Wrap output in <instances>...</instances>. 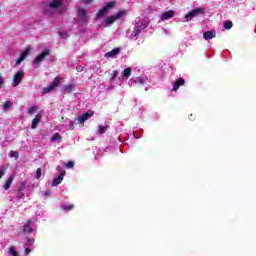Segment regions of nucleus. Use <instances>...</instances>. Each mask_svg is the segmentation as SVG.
Masks as SVG:
<instances>
[{"instance_id": "29", "label": "nucleus", "mask_w": 256, "mask_h": 256, "mask_svg": "<svg viewBox=\"0 0 256 256\" xmlns=\"http://www.w3.org/2000/svg\"><path fill=\"white\" fill-rule=\"evenodd\" d=\"M231 27H233V22H225L224 23V29H231Z\"/></svg>"}, {"instance_id": "27", "label": "nucleus", "mask_w": 256, "mask_h": 256, "mask_svg": "<svg viewBox=\"0 0 256 256\" xmlns=\"http://www.w3.org/2000/svg\"><path fill=\"white\" fill-rule=\"evenodd\" d=\"M62 209H64V211H71V209H73V205H71V204H64L62 206Z\"/></svg>"}, {"instance_id": "4", "label": "nucleus", "mask_w": 256, "mask_h": 256, "mask_svg": "<svg viewBox=\"0 0 256 256\" xmlns=\"http://www.w3.org/2000/svg\"><path fill=\"white\" fill-rule=\"evenodd\" d=\"M149 81V78L147 76H138L135 78H131L129 80L130 87H133V85H145Z\"/></svg>"}, {"instance_id": "42", "label": "nucleus", "mask_w": 256, "mask_h": 256, "mask_svg": "<svg viewBox=\"0 0 256 256\" xmlns=\"http://www.w3.org/2000/svg\"><path fill=\"white\" fill-rule=\"evenodd\" d=\"M3 175H5V170H3V168H0V179L1 177H3Z\"/></svg>"}, {"instance_id": "12", "label": "nucleus", "mask_w": 256, "mask_h": 256, "mask_svg": "<svg viewBox=\"0 0 256 256\" xmlns=\"http://www.w3.org/2000/svg\"><path fill=\"white\" fill-rule=\"evenodd\" d=\"M78 16L81 19V21H83V23H87L89 16H87V10L83 9V8H79L78 9Z\"/></svg>"}, {"instance_id": "2", "label": "nucleus", "mask_w": 256, "mask_h": 256, "mask_svg": "<svg viewBox=\"0 0 256 256\" xmlns=\"http://www.w3.org/2000/svg\"><path fill=\"white\" fill-rule=\"evenodd\" d=\"M50 9H54L58 13H65L67 11V6L63 3V0H53L48 4Z\"/></svg>"}, {"instance_id": "3", "label": "nucleus", "mask_w": 256, "mask_h": 256, "mask_svg": "<svg viewBox=\"0 0 256 256\" xmlns=\"http://www.w3.org/2000/svg\"><path fill=\"white\" fill-rule=\"evenodd\" d=\"M124 15H125V10H121L116 15H112V16L106 18L104 20V23L102 24L103 27H111V25H113V23H115V21H117V19H121V17Z\"/></svg>"}, {"instance_id": "1", "label": "nucleus", "mask_w": 256, "mask_h": 256, "mask_svg": "<svg viewBox=\"0 0 256 256\" xmlns=\"http://www.w3.org/2000/svg\"><path fill=\"white\" fill-rule=\"evenodd\" d=\"M149 26V19H143V20H138L135 23L134 30L131 32V30H128L126 32V37L128 39H135L137 40V37L141 35V31L147 29Z\"/></svg>"}, {"instance_id": "9", "label": "nucleus", "mask_w": 256, "mask_h": 256, "mask_svg": "<svg viewBox=\"0 0 256 256\" xmlns=\"http://www.w3.org/2000/svg\"><path fill=\"white\" fill-rule=\"evenodd\" d=\"M59 83H61V77L57 76L49 86L43 89V93H51L55 87H59Z\"/></svg>"}, {"instance_id": "15", "label": "nucleus", "mask_w": 256, "mask_h": 256, "mask_svg": "<svg viewBox=\"0 0 256 256\" xmlns=\"http://www.w3.org/2000/svg\"><path fill=\"white\" fill-rule=\"evenodd\" d=\"M89 117H93V111H88L85 114H83L82 116L76 118V121H78V123H85V121H87V119H89Z\"/></svg>"}, {"instance_id": "44", "label": "nucleus", "mask_w": 256, "mask_h": 256, "mask_svg": "<svg viewBox=\"0 0 256 256\" xmlns=\"http://www.w3.org/2000/svg\"><path fill=\"white\" fill-rule=\"evenodd\" d=\"M57 171H61V173H63L64 170L61 169V166H57Z\"/></svg>"}, {"instance_id": "10", "label": "nucleus", "mask_w": 256, "mask_h": 256, "mask_svg": "<svg viewBox=\"0 0 256 256\" xmlns=\"http://www.w3.org/2000/svg\"><path fill=\"white\" fill-rule=\"evenodd\" d=\"M29 53H31V48H26L20 55V57L16 60V65H21L27 57H29Z\"/></svg>"}, {"instance_id": "26", "label": "nucleus", "mask_w": 256, "mask_h": 256, "mask_svg": "<svg viewBox=\"0 0 256 256\" xmlns=\"http://www.w3.org/2000/svg\"><path fill=\"white\" fill-rule=\"evenodd\" d=\"M51 141H61V135H59V133H55V134L52 136Z\"/></svg>"}, {"instance_id": "39", "label": "nucleus", "mask_w": 256, "mask_h": 256, "mask_svg": "<svg viewBox=\"0 0 256 256\" xmlns=\"http://www.w3.org/2000/svg\"><path fill=\"white\" fill-rule=\"evenodd\" d=\"M76 71H78V73H81V71H83V66L81 65L77 66Z\"/></svg>"}, {"instance_id": "30", "label": "nucleus", "mask_w": 256, "mask_h": 256, "mask_svg": "<svg viewBox=\"0 0 256 256\" xmlns=\"http://www.w3.org/2000/svg\"><path fill=\"white\" fill-rule=\"evenodd\" d=\"M66 167H67V169H73V167H75V162L69 161V162L66 164Z\"/></svg>"}, {"instance_id": "36", "label": "nucleus", "mask_w": 256, "mask_h": 256, "mask_svg": "<svg viewBox=\"0 0 256 256\" xmlns=\"http://www.w3.org/2000/svg\"><path fill=\"white\" fill-rule=\"evenodd\" d=\"M59 35L62 39H67V33L66 32H60Z\"/></svg>"}, {"instance_id": "33", "label": "nucleus", "mask_w": 256, "mask_h": 256, "mask_svg": "<svg viewBox=\"0 0 256 256\" xmlns=\"http://www.w3.org/2000/svg\"><path fill=\"white\" fill-rule=\"evenodd\" d=\"M36 179H41V168L36 170Z\"/></svg>"}, {"instance_id": "5", "label": "nucleus", "mask_w": 256, "mask_h": 256, "mask_svg": "<svg viewBox=\"0 0 256 256\" xmlns=\"http://www.w3.org/2000/svg\"><path fill=\"white\" fill-rule=\"evenodd\" d=\"M115 7V2H108L106 6H104L96 15L98 19H101V17L107 15L109 13L110 9H113Z\"/></svg>"}, {"instance_id": "41", "label": "nucleus", "mask_w": 256, "mask_h": 256, "mask_svg": "<svg viewBox=\"0 0 256 256\" xmlns=\"http://www.w3.org/2000/svg\"><path fill=\"white\" fill-rule=\"evenodd\" d=\"M25 194H23V192H21V191H19L18 192V199H23V196H24Z\"/></svg>"}, {"instance_id": "34", "label": "nucleus", "mask_w": 256, "mask_h": 256, "mask_svg": "<svg viewBox=\"0 0 256 256\" xmlns=\"http://www.w3.org/2000/svg\"><path fill=\"white\" fill-rule=\"evenodd\" d=\"M34 243H35V239H33V238H28L26 245H33Z\"/></svg>"}, {"instance_id": "6", "label": "nucleus", "mask_w": 256, "mask_h": 256, "mask_svg": "<svg viewBox=\"0 0 256 256\" xmlns=\"http://www.w3.org/2000/svg\"><path fill=\"white\" fill-rule=\"evenodd\" d=\"M205 13V9L203 8H195L194 10L188 12L185 15V19H187V21H191V19H193V17H197L198 15H201Z\"/></svg>"}, {"instance_id": "38", "label": "nucleus", "mask_w": 256, "mask_h": 256, "mask_svg": "<svg viewBox=\"0 0 256 256\" xmlns=\"http://www.w3.org/2000/svg\"><path fill=\"white\" fill-rule=\"evenodd\" d=\"M29 253H31V248L25 246V254L29 255Z\"/></svg>"}, {"instance_id": "16", "label": "nucleus", "mask_w": 256, "mask_h": 256, "mask_svg": "<svg viewBox=\"0 0 256 256\" xmlns=\"http://www.w3.org/2000/svg\"><path fill=\"white\" fill-rule=\"evenodd\" d=\"M119 53H121V48H115L110 52H107L104 57H106V59H110L111 57H115L116 55H119Z\"/></svg>"}, {"instance_id": "20", "label": "nucleus", "mask_w": 256, "mask_h": 256, "mask_svg": "<svg viewBox=\"0 0 256 256\" xmlns=\"http://www.w3.org/2000/svg\"><path fill=\"white\" fill-rule=\"evenodd\" d=\"M73 91H75L74 84H68L63 87V93H73Z\"/></svg>"}, {"instance_id": "11", "label": "nucleus", "mask_w": 256, "mask_h": 256, "mask_svg": "<svg viewBox=\"0 0 256 256\" xmlns=\"http://www.w3.org/2000/svg\"><path fill=\"white\" fill-rule=\"evenodd\" d=\"M33 225H35L34 222L32 220H28L24 225L23 233L31 235V233H33Z\"/></svg>"}, {"instance_id": "24", "label": "nucleus", "mask_w": 256, "mask_h": 256, "mask_svg": "<svg viewBox=\"0 0 256 256\" xmlns=\"http://www.w3.org/2000/svg\"><path fill=\"white\" fill-rule=\"evenodd\" d=\"M123 77H125V79H129V77H131V68H126L123 73H122Z\"/></svg>"}, {"instance_id": "25", "label": "nucleus", "mask_w": 256, "mask_h": 256, "mask_svg": "<svg viewBox=\"0 0 256 256\" xmlns=\"http://www.w3.org/2000/svg\"><path fill=\"white\" fill-rule=\"evenodd\" d=\"M107 131V126L100 125L98 127V133L99 135H103Z\"/></svg>"}, {"instance_id": "17", "label": "nucleus", "mask_w": 256, "mask_h": 256, "mask_svg": "<svg viewBox=\"0 0 256 256\" xmlns=\"http://www.w3.org/2000/svg\"><path fill=\"white\" fill-rule=\"evenodd\" d=\"M216 35L217 34L215 33V31H206L203 33V37L205 41H209L210 39H215Z\"/></svg>"}, {"instance_id": "35", "label": "nucleus", "mask_w": 256, "mask_h": 256, "mask_svg": "<svg viewBox=\"0 0 256 256\" xmlns=\"http://www.w3.org/2000/svg\"><path fill=\"white\" fill-rule=\"evenodd\" d=\"M119 77V72L117 70L113 71L112 79H117Z\"/></svg>"}, {"instance_id": "19", "label": "nucleus", "mask_w": 256, "mask_h": 256, "mask_svg": "<svg viewBox=\"0 0 256 256\" xmlns=\"http://www.w3.org/2000/svg\"><path fill=\"white\" fill-rule=\"evenodd\" d=\"M182 85H185V80L183 78L176 80L173 85L172 91H177Z\"/></svg>"}, {"instance_id": "40", "label": "nucleus", "mask_w": 256, "mask_h": 256, "mask_svg": "<svg viewBox=\"0 0 256 256\" xmlns=\"http://www.w3.org/2000/svg\"><path fill=\"white\" fill-rule=\"evenodd\" d=\"M5 83V80H3V77L0 76V89L3 87V84Z\"/></svg>"}, {"instance_id": "21", "label": "nucleus", "mask_w": 256, "mask_h": 256, "mask_svg": "<svg viewBox=\"0 0 256 256\" xmlns=\"http://www.w3.org/2000/svg\"><path fill=\"white\" fill-rule=\"evenodd\" d=\"M41 122V118L39 115H36L35 118L32 120V129H37V125Z\"/></svg>"}, {"instance_id": "18", "label": "nucleus", "mask_w": 256, "mask_h": 256, "mask_svg": "<svg viewBox=\"0 0 256 256\" xmlns=\"http://www.w3.org/2000/svg\"><path fill=\"white\" fill-rule=\"evenodd\" d=\"M182 85H185V80L183 78L176 80L173 85L172 91H177Z\"/></svg>"}, {"instance_id": "43", "label": "nucleus", "mask_w": 256, "mask_h": 256, "mask_svg": "<svg viewBox=\"0 0 256 256\" xmlns=\"http://www.w3.org/2000/svg\"><path fill=\"white\" fill-rule=\"evenodd\" d=\"M93 0H83V3H85L86 5H89V3H91Z\"/></svg>"}, {"instance_id": "28", "label": "nucleus", "mask_w": 256, "mask_h": 256, "mask_svg": "<svg viewBox=\"0 0 256 256\" xmlns=\"http://www.w3.org/2000/svg\"><path fill=\"white\" fill-rule=\"evenodd\" d=\"M10 157L11 158H16V159H19V152H17V151H11L10 152Z\"/></svg>"}, {"instance_id": "7", "label": "nucleus", "mask_w": 256, "mask_h": 256, "mask_svg": "<svg viewBox=\"0 0 256 256\" xmlns=\"http://www.w3.org/2000/svg\"><path fill=\"white\" fill-rule=\"evenodd\" d=\"M49 55H51L49 50H44L34 59L32 65H39L40 63H43V61H45V57H49Z\"/></svg>"}, {"instance_id": "14", "label": "nucleus", "mask_w": 256, "mask_h": 256, "mask_svg": "<svg viewBox=\"0 0 256 256\" xmlns=\"http://www.w3.org/2000/svg\"><path fill=\"white\" fill-rule=\"evenodd\" d=\"M66 173L67 172L65 170H63L60 173V175L53 180L52 187H57V185H61V182L63 181V177H65Z\"/></svg>"}, {"instance_id": "23", "label": "nucleus", "mask_w": 256, "mask_h": 256, "mask_svg": "<svg viewBox=\"0 0 256 256\" xmlns=\"http://www.w3.org/2000/svg\"><path fill=\"white\" fill-rule=\"evenodd\" d=\"M8 253L10 256H18L19 254L17 253V248L15 246H10Z\"/></svg>"}, {"instance_id": "37", "label": "nucleus", "mask_w": 256, "mask_h": 256, "mask_svg": "<svg viewBox=\"0 0 256 256\" xmlns=\"http://www.w3.org/2000/svg\"><path fill=\"white\" fill-rule=\"evenodd\" d=\"M43 195H44V197H50V195H51V191H45V192H43Z\"/></svg>"}, {"instance_id": "32", "label": "nucleus", "mask_w": 256, "mask_h": 256, "mask_svg": "<svg viewBox=\"0 0 256 256\" xmlns=\"http://www.w3.org/2000/svg\"><path fill=\"white\" fill-rule=\"evenodd\" d=\"M35 111H37V107L33 106V107H31V108L28 110V113H29V115H31V114L35 113Z\"/></svg>"}, {"instance_id": "31", "label": "nucleus", "mask_w": 256, "mask_h": 256, "mask_svg": "<svg viewBox=\"0 0 256 256\" xmlns=\"http://www.w3.org/2000/svg\"><path fill=\"white\" fill-rule=\"evenodd\" d=\"M11 105H12V103L10 101H6L3 106L4 110L7 111V109H9V107H11Z\"/></svg>"}, {"instance_id": "13", "label": "nucleus", "mask_w": 256, "mask_h": 256, "mask_svg": "<svg viewBox=\"0 0 256 256\" xmlns=\"http://www.w3.org/2000/svg\"><path fill=\"white\" fill-rule=\"evenodd\" d=\"M175 16V11L169 10L167 12L162 13L160 16L161 21H167Z\"/></svg>"}, {"instance_id": "8", "label": "nucleus", "mask_w": 256, "mask_h": 256, "mask_svg": "<svg viewBox=\"0 0 256 256\" xmlns=\"http://www.w3.org/2000/svg\"><path fill=\"white\" fill-rule=\"evenodd\" d=\"M23 77H25V72L20 70L14 74L12 87H17L21 81H23Z\"/></svg>"}, {"instance_id": "22", "label": "nucleus", "mask_w": 256, "mask_h": 256, "mask_svg": "<svg viewBox=\"0 0 256 256\" xmlns=\"http://www.w3.org/2000/svg\"><path fill=\"white\" fill-rule=\"evenodd\" d=\"M11 183H13V176H10L8 178V180L6 181V183L4 185L5 191H9V189L11 188Z\"/></svg>"}]
</instances>
